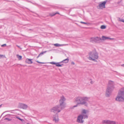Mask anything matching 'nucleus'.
Instances as JSON below:
<instances>
[{
	"mask_svg": "<svg viewBox=\"0 0 124 124\" xmlns=\"http://www.w3.org/2000/svg\"><path fill=\"white\" fill-rule=\"evenodd\" d=\"M106 27L104 25H102L101 27V29H104L106 28Z\"/></svg>",
	"mask_w": 124,
	"mask_h": 124,
	"instance_id": "nucleus-22",
	"label": "nucleus"
},
{
	"mask_svg": "<svg viewBox=\"0 0 124 124\" xmlns=\"http://www.w3.org/2000/svg\"><path fill=\"white\" fill-rule=\"evenodd\" d=\"M53 120L55 123H57L58 122L59 119L58 115L57 114H56L55 116L53 117Z\"/></svg>",
	"mask_w": 124,
	"mask_h": 124,
	"instance_id": "nucleus-11",
	"label": "nucleus"
},
{
	"mask_svg": "<svg viewBox=\"0 0 124 124\" xmlns=\"http://www.w3.org/2000/svg\"><path fill=\"white\" fill-rule=\"evenodd\" d=\"M59 62H58L56 63V66L57 67H61L63 65V64H59Z\"/></svg>",
	"mask_w": 124,
	"mask_h": 124,
	"instance_id": "nucleus-18",
	"label": "nucleus"
},
{
	"mask_svg": "<svg viewBox=\"0 0 124 124\" xmlns=\"http://www.w3.org/2000/svg\"><path fill=\"white\" fill-rule=\"evenodd\" d=\"M6 46V44H3V45H1V46L2 47H4L5 46Z\"/></svg>",
	"mask_w": 124,
	"mask_h": 124,
	"instance_id": "nucleus-29",
	"label": "nucleus"
},
{
	"mask_svg": "<svg viewBox=\"0 0 124 124\" xmlns=\"http://www.w3.org/2000/svg\"><path fill=\"white\" fill-rule=\"evenodd\" d=\"M59 14V13L58 12H56L55 13H52L50 14L49 15L50 16H52L55 15L56 14Z\"/></svg>",
	"mask_w": 124,
	"mask_h": 124,
	"instance_id": "nucleus-17",
	"label": "nucleus"
},
{
	"mask_svg": "<svg viewBox=\"0 0 124 124\" xmlns=\"http://www.w3.org/2000/svg\"><path fill=\"white\" fill-rule=\"evenodd\" d=\"M71 64H72L74 65L75 64V63L73 62H71Z\"/></svg>",
	"mask_w": 124,
	"mask_h": 124,
	"instance_id": "nucleus-33",
	"label": "nucleus"
},
{
	"mask_svg": "<svg viewBox=\"0 0 124 124\" xmlns=\"http://www.w3.org/2000/svg\"><path fill=\"white\" fill-rule=\"evenodd\" d=\"M36 62L39 63H41V64H44L45 63L44 62H39L38 61H36Z\"/></svg>",
	"mask_w": 124,
	"mask_h": 124,
	"instance_id": "nucleus-28",
	"label": "nucleus"
},
{
	"mask_svg": "<svg viewBox=\"0 0 124 124\" xmlns=\"http://www.w3.org/2000/svg\"><path fill=\"white\" fill-rule=\"evenodd\" d=\"M5 120H7L8 121H10L11 120V119H10L9 118H6L5 119Z\"/></svg>",
	"mask_w": 124,
	"mask_h": 124,
	"instance_id": "nucleus-26",
	"label": "nucleus"
},
{
	"mask_svg": "<svg viewBox=\"0 0 124 124\" xmlns=\"http://www.w3.org/2000/svg\"><path fill=\"white\" fill-rule=\"evenodd\" d=\"M4 112L3 113V114H4Z\"/></svg>",
	"mask_w": 124,
	"mask_h": 124,
	"instance_id": "nucleus-41",
	"label": "nucleus"
},
{
	"mask_svg": "<svg viewBox=\"0 0 124 124\" xmlns=\"http://www.w3.org/2000/svg\"><path fill=\"white\" fill-rule=\"evenodd\" d=\"M121 66L122 67H124V64L122 65Z\"/></svg>",
	"mask_w": 124,
	"mask_h": 124,
	"instance_id": "nucleus-35",
	"label": "nucleus"
},
{
	"mask_svg": "<svg viewBox=\"0 0 124 124\" xmlns=\"http://www.w3.org/2000/svg\"><path fill=\"white\" fill-rule=\"evenodd\" d=\"M109 121L108 120H104L102 121V123L103 124H108Z\"/></svg>",
	"mask_w": 124,
	"mask_h": 124,
	"instance_id": "nucleus-15",
	"label": "nucleus"
},
{
	"mask_svg": "<svg viewBox=\"0 0 124 124\" xmlns=\"http://www.w3.org/2000/svg\"><path fill=\"white\" fill-rule=\"evenodd\" d=\"M16 56L19 60H20L22 58V56L18 54H17L16 55Z\"/></svg>",
	"mask_w": 124,
	"mask_h": 124,
	"instance_id": "nucleus-19",
	"label": "nucleus"
},
{
	"mask_svg": "<svg viewBox=\"0 0 124 124\" xmlns=\"http://www.w3.org/2000/svg\"><path fill=\"white\" fill-rule=\"evenodd\" d=\"M114 83L111 81H109L108 82V87L106 90V96L107 97H109L111 94V93L114 88Z\"/></svg>",
	"mask_w": 124,
	"mask_h": 124,
	"instance_id": "nucleus-3",
	"label": "nucleus"
},
{
	"mask_svg": "<svg viewBox=\"0 0 124 124\" xmlns=\"http://www.w3.org/2000/svg\"><path fill=\"white\" fill-rule=\"evenodd\" d=\"M4 112L3 113V114H4Z\"/></svg>",
	"mask_w": 124,
	"mask_h": 124,
	"instance_id": "nucleus-40",
	"label": "nucleus"
},
{
	"mask_svg": "<svg viewBox=\"0 0 124 124\" xmlns=\"http://www.w3.org/2000/svg\"><path fill=\"white\" fill-rule=\"evenodd\" d=\"M115 124H120V123H118V122H115Z\"/></svg>",
	"mask_w": 124,
	"mask_h": 124,
	"instance_id": "nucleus-32",
	"label": "nucleus"
},
{
	"mask_svg": "<svg viewBox=\"0 0 124 124\" xmlns=\"http://www.w3.org/2000/svg\"><path fill=\"white\" fill-rule=\"evenodd\" d=\"M89 98L87 97H77L75 99V101L77 103V104L71 107V108L73 109L75 107H77L78 104H85L87 105V102L89 101Z\"/></svg>",
	"mask_w": 124,
	"mask_h": 124,
	"instance_id": "nucleus-1",
	"label": "nucleus"
},
{
	"mask_svg": "<svg viewBox=\"0 0 124 124\" xmlns=\"http://www.w3.org/2000/svg\"><path fill=\"white\" fill-rule=\"evenodd\" d=\"M4 112L3 113V114H4Z\"/></svg>",
	"mask_w": 124,
	"mask_h": 124,
	"instance_id": "nucleus-39",
	"label": "nucleus"
},
{
	"mask_svg": "<svg viewBox=\"0 0 124 124\" xmlns=\"http://www.w3.org/2000/svg\"><path fill=\"white\" fill-rule=\"evenodd\" d=\"M3 56V55L0 54V58H1Z\"/></svg>",
	"mask_w": 124,
	"mask_h": 124,
	"instance_id": "nucleus-30",
	"label": "nucleus"
},
{
	"mask_svg": "<svg viewBox=\"0 0 124 124\" xmlns=\"http://www.w3.org/2000/svg\"><path fill=\"white\" fill-rule=\"evenodd\" d=\"M16 118L22 121H23V119H21V118H20L19 117H16Z\"/></svg>",
	"mask_w": 124,
	"mask_h": 124,
	"instance_id": "nucleus-25",
	"label": "nucleus"
},
{
	"mask_svg": "<svg viewBox=\"0 0 124 124\" xmlns=\"http://www.w3.org/2000/svg\"><path fill=\"white\" fill-rule=\"evenodd\" d=\"M80 23H81L84 24H86L87 25H88L89 24V23H86L84 22H82V21L80 22Z\"/></svg>",
	"mask_w": 124,
	"mask_h": 124,
	"instance_id": "nucleus-21",
	"label": "nucleus"
},
{
	"mask_svg": "<svg viewBox=\"0 0 124 124\" xmlns=\"http://www.w3.org/2000/svg\"><path fill=\"white\" fill-rule=\"evenodd\" d=\"M69 61V59L68 58H67L66 59L61 62H63L65 63H67Z\"/></svg>",
	"mask_w": 124,
	"mask_h": 124,
	"instance_id": "nucleus-16",
	"label": "nucleus"
},
{
	"mask_svg": "<svg viewBox=\"0 0 124 124\" xmlns=\"http://www.w3.org/2000/svg\"><path fill=\"white\" fill-rule=\"evenodd\" d=\"M89 57L88 59L90 60H91L95 62H97L96 60L98 58V53L96 51H92L89 53Z\"/></svg>",
	"mask_w": 124,
	"mask_h": 124,
	"instance_id": "nucleus-5",
	"label": "nucleus"
},
{
	"mask_svg": "<svg viewBox=\"0 0 124 124\" xmlns=\"http://www.w3.org/2000/svg\"><path fill=\"white\" fill-rule=\"evenodd\" d=\"M108 0H105L104 1L100 3L99 5V7L101 8H105V5L106 3L108 1Z\"/></svg>",
	"mask_w": 124,
	"mask_h": 124,
	"instance_id": "nucleus-10",
	"label": "nucleus"
},
{
	"mask_svg": "<svg viewBox=\"0 0 124 124\" xmlns=\"http://www.w3.org/2000/svg\"><path fill=\"white\" fill-rule=\"evenodd\" d=\"M101 40V39L100 38L97 37L92 38L91 39V41L95 42H98Z\"/></svg>",
	"mask_w": 124,
	"mask_h": 124,
	"instance_id": "nucleus-9",
	"label": "nucleus"
},
{
	"mask_svg": "<svg viewBox=\"0 0 124 124\" xmlns=\"http://www.w3.org/2000/svg\"><path fill=\"white\" fill-rule=\"evenodd\" d=\"M115 100L116 101L119 102L124 101V87L121 88L118 92Z\"/></svg>",
	"mask_w": 124,
	"mask_h": 124,
	"instance_id": "nucleus-4",
	"label": "nucleus"
},
{
	"mask_svg": "<svg viewBox=\"0 0 124 124\" xmlns=\"http://www.w3.org/2000/svg\"><path fill=\"white\" fill-rule=\"evenodd\" d=\"M46 51H45L44 52H42L40 53L39 55H40V56H42L43 54L44 53H46Z\"/></svg>",
	"mask_w": 124,
	"mask_h": 124,
	"instance_id": "nucleus-23",
	"label": "nucleus"
},
{
	"mask_svg": "<svg viewBox=\"0 0 124 124\" xmlns=\"http://www.w3.org/2000/svg\"><path fill=\"white\" fill-rule=\"evenodd\" d=\"M19 108L24 109H26L28 107V106L26 104L23 103H19L18 105Z\"/></svg>",
	"mask_w": 124,
	"mask_h": 124,
	"instance_id": "nucleus-8",
	"label": "nucleus"
},
{
	"mask_svg": "<svg viewBox=\"0 0 124 124\" xmlns=\"http://www.w3.org/2000/svg\"><path fill=\"white\" fill-rule=\"evenodd\" d=\"M88 112V111L87 110L84 109H82L81 114L79 115L77 117V122L81 124L83 123L84 122L83 119L88 118V115L86 113Z\"/></svg>",
	"mask_w": 124,
	"mask_h": 124,
	"instance_id": "nucleus-2",
	"label": "nucleus"
},
{
	"mask_svg": "<svg viewBox=\"0 0 124 124\" xmlns=\"http://www.w3.org/2000/svg\"><path fill=\"white\" fill-rule=\"evenodd\" d=\"M40 56V55H39L37 57V58H39V56Z\"/></svg>",
	"mask_w": 124,
	"mask_h": 124,
	"instance_id": "nucleus-34",
	"label": "nucleus"
},
{
	"mask_svg": "<svg viewBox=\"0 0 124 124\" xmlns=\"http://www.w3.org/2000/svg\"><path fill=\"white\" fill-rule=\"evenodd\" d=\"M50 63L53 64H56V63H55L54 62H50Z\"/></svg>",
	"mask_w": 124,
	"mask_h": 124,
	"instance_id": "nucleus-27",
	"label": "nucleus"
},
{
	"mask_svg": "<svg viewBox=\"0 0 124 124\" xmlns=\"http://www.w3.org/2000/svg\"><path fill=\"white\" fill-rule=\"evenodd\" d=\"M108 124H115V122L109 121Z\"/></svg>",
	"mask_w": 124,
	"mask_h": 124,
	"instance_id": "nucleus-20",
	"label": "nucleus"
},
{
	"mask_svg": "<svg viewBox=\"0 0 124 124\" xmlns=\"http://www.w3.org/2000/svg\"><path fill=\"white\" fill-rule=\"evenodd\" d=\"M102 39L103 40H104L107 39H114V38H111L109 37H105L103 36L102 37Z\"/></svg>",
	"mask_w": 124,
	"mask_h": 124,
	"instance_id": "nucleus-13",
	"label": "nucleus"
},
{
	"mask_svg": "<svg viewBox=\"0 0 124 124\" xmlns=\"http://www.w3.org/2000/svg\"><path fill=\"white\" fill-rule=\"evenodd\" d=\"M31 60L32 59H27L26 60L25 62L27 63L28 64H31L32 63V62Z\"/></svg>",
	"mask_w": 124,
	"mask_h": 124,
	"instance_id": "nucleus-12",
	"label": "nucleus"
},
{
	"mask_svg": "<svg viewBox=\"0 0 124 124\" xmlns=\"http://www.w3.org/2000/svg\"><path fill=\"white\" fill-rule=\"evenodd\" d=\"M2 104L0 105V108L2 106Z\"/></svg>",
	"mask_w": 124,
	"mask_h": 124,
	"instance_id": "nucleus-37",
	"label": "nucleus"
},
{
	"mask_svg": "<svg viewBox=\"0 0 124 124\" xmlns=\"http://www.w3.org/2000/svg\"><path fill=\"white\" fill-rule=\"evenodd\" d=\"M68 44H58V43H56L55 44H54V45L57 46H65L68 45Z\"/></svg>",
	"mask_w": 124,
	"mask_h": 124,
	"instance_id": "nucleus-14",
	"label": "nucleus"
},
{
	"mask_svg": "<svg viewBox=\"0 0 124 124\" xmlns=\"http://www.w3.org/2000/svg\"><path fill=\"white\" fill-rule=\"evenodd\" d=\"M9 115H6V116H9Z\"/></svg>",
	"mask_w": 124,
	"mask_h": 124,
	"instance_id": "nucleus-38",
	"label": "nucleus"
},
{
	"mask_svg": "<svg viewBox=\"0 0 124 124\" xmlns=\"http://www.w3.org/2000/svg\"><path fill=\"white\" fill-rule=\"evenodd\" d=\"M64 109H62L60 105H58L55 106L52 108L50 110L51 112H53L54 113H59L61 112V110Z\"/></svg>",
	"mask_w": 124,
	"mask_h": 124,
	"instance_id": "nucleus-7",
	"label": "nucleus"
},
{
	"mask_svg": "<svg viewBox=\"0 0 124 124\" xmlns=\"http://www.w3.org/2000/svg\"><path fill=\"white\" fill-rule=\"evenodd\" d=\"M16 46H17V47H19V48L20 47V46H18V45H16Z\"/></svg>",
	"mask_w": 124,
	"mask_h": 124,
	"instance_id": "nucleus-36",
	"label": "nucleus"
},
{
	"mask_svg": "<svg viewBox=\"0 0 124 124\" xmlns=\"http://www.w3.org/2000/svg\"><path fill=\"white\" fill-rule=\"evenodd\" d=\"M119 21L123 22L124 23V20L123 19H121L120 18H119Z\"/></svg>",
	"mask_w": 124,
	"mask_h": 124,
	"instance_id": "nucleus-24",
	"label": "nucleus"
},
{
	"mask_svg": "<svg viewBox=\"0 0 124 124\" xmlns=\"http://www.w3.org/2000/svg\"><path fill=\"white\" fill-rule=\"evenodd\" d=\"M66 99L63 96H62L60 97L59 100V105L61 107L62 109H64L66 107V103L64 102Z\"/></svg>",
	"mask_w": 124,
	"mask_h": 124,
	"instance_id": "nucleus-6",
	"label": "nucleus"
},
{
	"mask_svg": "<svg viewBox=\"0 0 124 124\" xmlns=\"http://www.w3.org/2000/svg\"><path fill=\"white\" fill-rule=\"evenodd\" d=\"M93 81H91V82H90V83L91 84H93Z\"/></svg>",
	"mask_w": 124,
	"mask_h": 124,
	"instance_id": "nucleus-31",
	"label": "nucleus"
}]
</instances>
